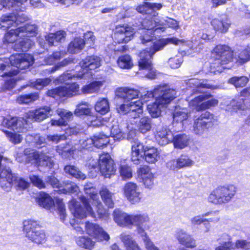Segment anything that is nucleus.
Here are the masks:
<instances>
[{
  "mask_svg": "<svg viewBox=\"0 0 250 250\" xmlns=\"http://www.w3.org/2000/svg\"><path fill=\"white\" fill-rule=\"evenodd\" d=\"M150 14L146 16L141 22V27L139 29L140 39L142 44L150 42L151 46L146 48L139 54L138 63L139 67L147 71L146 77L153 79L156 76V71L153 69L151 59L157 52L162 50L168 43L177 45L182 41L176 38L161 39L152 42L154 35V30L158 29L156 17Z\"/></svg>",
  "mask_w": 250,
  "mask_h": 250,
  "instance_id": "nucleus-1",
  "label": "nucleus"
},
{
  "mask_svg": "<svg viewBox=\"0 0 250 250\" xmlns=\"http://www.w3.org/2000/svg\"><path fill=\"white\" fill-rule=\"evenodd\" d=\"M37 27L35 24H26L14 29H11L5 34L4 43L16 42L12 46L16 51L26 52L34 44L33 38L37 34Z\"/></svg>",
  "mask_w": 250,
  "mask_h": 250,
  "instance_id": "nucleus-2",
  "label": "nucleus"
},
{
  "mask_svg": "<svg viewBox=\"0 0 250 250\" xmlns=\"http://www.w3.org/2000/svg\"><path fill=\"white\" fill-rule=\"evenodd\" d=\"M34 62L33 56L29 54H15L5 61L0 59V76L17 75L19 70L28 68Z\"/></svg>",
  "mask_w": 250,
  "mask_h": 250,
  "instance_id": "nucleus-3",
  "label": "nucleus"
},
{
  "mask_svg": "<svg viewBox=\"0 0 250 250\" xmlns=\"http://www.w3.org/2000/svg\"><path fill=\"white\" fill-rule=\"evenodd\" d=\"M5 159L3 155L0 154V186L5 191H9L12 186L17 189L25 190L29 186V183L23 178L18 174L13 173L9 167L2 164V160Z\"/></svg>",
  "mask_w": 250,
  "mask_h": 250,
  "instance_id": "nucleus-4",
  "label": "nucleus"
},
{
  "mask_svg": "<svg viewBox=\"0 0 250 250\" xmlns=\"http://www.w3.org/2000/svg\"><path fill=\"white\" fill-rule=\"evenodd\" d=\"M189 83L190 84H193L196 86V89H193L194 93L199 92L201 93L200 95L194 98L189 103L190 105L195 106V109L197 111L209 108L217 104V100L213 99L206 101L211 95L207 91L202 90L204 88H210L211 85L207 83H200L196 79H190Z\"/></svg>",
  "mask_w": 250,
  "mask_h": 250,
  "instance_id": "nucleus-5",
  "label": "nucleus"
},
{
  "mask_svg": "<svg viewBox=\"0 0 250 250\" xmlns=\"http://www.w3.org/2000/svg\"><path fill=\"white\" fill-rule=\"evenodd\" d=\"M176 91L166 84L157 85L153 91H147L141 95L140 101L146 103L155 98L159 104H167L176 97Z\"/></svg>",
  "mask_w": 250,
  "mask_h": 250,
  "instance_id": "nucleus-6",
  "label": "nucleus"
},
{
  "mask_svg": "<svg viewBox=\"0 0 250 250\" xmlns=\"http://www.w3.org/2000/svg\"><path fill=\"white\" fill-rule=\"evenodd\" d=\"M155 139L161 146L172 142L174 147L179 149H183L187 146L190 140L189 136L184 133L174 135L166 126L158 130L155 135Z\"/></svg>",
  "mask_w": 250,
  "mask_h": 250,
  "instance_id": "nucleus-7",
  "label": "nucleus"
},
{
  "mask_svg": "<svg viewBox=\"0 0 250 250\" xmlns=\"http://www.w3.org/2000/svg\"><path fill=\"white\" fill-rule=\"evenodd\" d=\"M242 64L250 60V46L237 48L234 52L228 46H220V64H228L233 60Z\"/></svg>",
  "mask_w": 250,
  "mask_h": 250,
  "instance_id": "nucleus-8",
  "label": "nucleus"
},
{
  "mask_svg": "<svg viewBox=\"0 0 250 250\" xmlns=\"http://www.w3.org/2000/svg\"><path fill=\"white\" fill-rule=\"evenodd\" d=\"M27 0L22 1V4H19L18 10L15 9L14 7H11L10 9L13 13L2 16L0 18V29L3 30L11 27H18L20 23L27 21V16L23 13L25 9L24 2Z\"/></svg>",
  "mask_w": 250,
  "mask_h": 250,
  "instance_id": "nucleus-9",
  "label": "nucleus"
},
{
  "mask_svg": "<svg viewBox=\"0 0 250 250\" xmlns=\"http://www.w3.org/2000/svg\"><path fill=\"white\" fill-rule=\"evenodd\" d=\"M23 231L26 237L33 243L39 244L46 241L45 232L36 221L31 219L24 221Z\"/></svg>",
  "mask_w": 250,
  "mask_h": 250,
  "instance_id": "nucleus-10",
  "label": "nucleus"
},
{
  "mask_svg": "<svg viewBox=\"0 0 250 250\" xmlns=\"http://www.w3.org/2000/svg\"><path fill=\"white\" fill-rule=\"evenodd\" d=\"M0 125L17 132H25L32 127L30 121L23 117L0 116Z\"/></svg>",
  "mask_w": 250,
  "mask_h": 250,
  "instance_id": "nucleus-11",
  "label": "nucleus"
},
{
  "mask_svg": "<svg viewBox=\"0 0 250 250\" xmlns=\"http://www.w3.org/2000/svg\"><path fill=\"white\" fill-rule=\"evenodd\" d=\"M0 125L17 132H25L32 127L30 121L23 117L0 116Z\"/></svg>",
  "mask_w": 250,
  "mask_h": 250,
  "instance_id": "nucleus-12",
  "label": "nucleus"
},
{
  "mask_svg": "<svg viewBox=\"0 0 250 250\" xmlns=\"http://www.w3.org/2000/svg\"><path fill=\"white\" fill-rule=\"evenodd\" d=\"M80 199L83 206L74 199H72L69 203V208L74 217L80 219L85 218L87 215L95 217V214L89 204L88 198L83 195L80 197Z\"/></svg>",
  "mask_w": 250,
  "mask_h": 250,
  "instance_id": "nucleus-13",
  "label": "nucleus"
},
{
  "mask_svg": "<svg viewBox=\"0 0 250 250\" xmlns=\"http://www.w3.org/2000/svg\"><path fill=\"white\" fill-rule=\"evenodd\" d=\"M220 250H250V242L238 239L233 243L229 235L223 233L220 237Z\"/></svg>",
  "mask_w": 250,
  "mask_h": 250,
  "instance_id": "nucleus-14",
  "label": "nucleus"
},
{
  "mask_svg": "<svg viewBox=\"0 0 250 250\" xmlns=\"http://www.w3.org/2000/svg\"><path fill=\"white\" fill-rule=\"evenodd\" d=\"M16 160L21 163L23 162L24 160L26 162H30L34 160L39 166L49 168H51L54 166V162L51 157L47 155L40 154L38 151H34L29 153L28 156L26 154V152L24 154H19Z\"/></svg>",
  "mask_w": 250,
  "mask_h": 250,
  "instance_id": "nucleus-15",
  "label": "nucleus"
},
{
  "mask_svg": "<svg viewBox=\"0 0 250 250\" xmlns=\"http://www.w3.org/2000/svg\"><path fill=\"white\" fill-rule=\"evenodd\" d=\"M92 167L94 169L98 167L105 178H110L116 171L113 161L108 153L100 155L98 162L96 165L92 164Z\"/></svg>",
  "mask_w": 250,
  "mask_h": 250,
  "instance_id": "nucleus-16",
  "label": "nucleus"
},
{
  "mask_svg": "<svg viewBox=\"0 0 250 250\" xmlns=\"http://www.w3.org/2000/svg\"><path fill=\"white\" fill-rule=\"evenodd\" d=\"M79 85L75 83L67 84L66 86H60L46 92L48 96L54 98L58 97H71L76 95L78 92Z\"/></svg>",
  "mask_w": 250,
  "mask_h": 250,
  "instance_id": "nucleus-17",
  "label": "nucleus"
},
{
  "mask_svg": "<svg viewBox=\"0 0 250 250\" xmlns=\"http://www.w3.org/2000/svg\"><path fill=\"white\" fill-rule=\"evenodd\" d=\"M212 117V115L209 112L204 111L200 114L199 113L195 117L193 125L194 132L199 135H201L212 124L209 121Z\"/></svg>",
  "mask_w": 250,
  "mask_h": 250,
  "instance_id": "nucleus-18",
  "label": "nucleus"
},
{
  "mask_svg": "<svg viewBox=\"0 0 250 250\" xmlns=\"http://www.w3.org/2000/svg\"><path fill=\"white\" fill-rule=\"evenodd\" d=\"M240 96L234 100L231 103L232 106H235L231 109L228 106L225 110L230 112H236L238 110H245L250 108V100L247 97L250 96V87L244 89L240 93Z\"/></svg>",
  "mask_w": 250,
  "mask_h": 250,
  "instance_id": "nucleus-19",
  "label": "nucleus"
},
{
  "mask_svg": "<svg viewBox=\"0 0 250 250\" xmlns=\"http://www.w3.org/2000/svg\"><path fill=\"white\" fill-rule=\"evenodd\" d=\"M240 96L234 100L231 103L232 106H235L231 109L228 106L225 110L230 112H236L238 110H245L250 108V100L247 97L250 96V87L244 89L240 93Z\"/></svg>",
  "mask_w": 250,
  "mask_h": 250,
  "instance_id": "nucleus-20",
  "label": "nucleus"
},
{
  "mask_svg": "<svg viewBox=\"0 0 250 250\" xmlns=\"http://www.w3.org/2000/svg\"><path fill=\"white\" fill-rule=\"evenodd\" d=\"M101 58L96 56H90L82 61L79 64L82 72L77 74L78 78H84L88 70H94L99 67L101 65Z\"/></svg>",
  "mask_w": 250,
  "mask_h": 250,
  "instance_id": "nucleus-21",
  "label": "nucleus"
},
{
  "mask_svg": "<svg viewBox=\"0 0 250 250\" xmlns=\"http://www.w3.org/2000/svg\"><path fill=\"white\" fill-rule=\"evenodd\" d=\"M130 225L137 227L138 233L142 236L146 234V229H149V217L146 214L131 215Z\"/></svg>",
  "mask_w": 250,
  "mask_h": 250,
  "instance_id": "nucleus-22",
  "label": "nucleus"
},
{
  "mask_svg": "<svg viewBox=\"0 0 250 250\" xmlns=\"http://www.w3.org/2000/svg\"><path fill=\"white\" fill-rule=\"evenodd\" d=\"M114 122V121L112 118V120H110V124H108L104 132L108 138L111 137L115 141H120L124 138L122 130L128 128V125L127 124H121L120 125H115ZM115 123H116V122Z\"/></svg>",
  "mask_w": 250,
  "mask_h": 250,
  "instance_id": "nucleus-23",
  "label": "nucleus"
},
{
  "mask_svg": "<svg viewBox=\"0 0 250 250\" xmlns=\"http://www.w3.org/2000/svg\"><path fill=\"white\" fill-rule=\"evenodd\" d=\"M87 233L95 238L98 241H108L109 235L99 225L87 222L85 225Z\"/></svg>",
  "mask_w": 250,
  "mask_h": 250,
  "instance_id": "nucleus-24",
  "label": "nucleus"
},
{
  "mask_svg": "<svg viewBox=\"0 0 250 250\" xmlns=\"http://www.w3.org/2000/svg\"><path fill=\"white\" fill-rule=\"evenodd\" d=\"M53 111L49 106H44L35 110L31 111L25 114L27 120L32 122H40L52 115ZM32 124V123H31Z\"/></svg>",
  "mask_w": 250,
  "mask_h": 250,
  "instance_id": "nucleus-25",
  "label": "nucleus"
},
{
  "mask_svg": "<svg viewBox=\"0 0 250 250\" xmlns=\"http://www.w3.org/2000/svg\"><path fill=\"white\" fill-rule=\"evenodd\" d=\"M124 192L125 197L132 204L138 203L142 198L139 188L134 183H127L124 186Z\"/></svg>",
  "mask_w": 250,
  "mask_h": 250,
  "instance_id": "nucleus-26",
  "label": "nucleus"
},
{
  "mask_svg": "<svg viewBox=\"0 0 250 250\" xmlns=\"http://www.w3.org/2000/svg\"><path fill=\"white\" fill-rule=\"evenodd\" d=\"M194 161L185 154L181 155L176 160H171L167 163V167L170 170H178L179 169L189 167L194 164Z\"/></svg>",
  "mask_w": 250,
  "mask_h": 250,
  "instance_id": "nucleus-27",
  "label": "nucleus"
},
{
  "mask_svg": "<svg viewBox=\"0 0 250 250\" xmlns=\"http://www.w3.org/2000/svg\"><path fill=\"white\" fill-rule=\"evenodd\" d=\"M162 7V5L160 3L146 2L144 4L137 6L135 10L132 8L127 10L126 15H127L129 11L133 10L142 14L144 16L145 15L146 16L149 14L153 16H157L158 13L155 10H160Z\"/></svg>",
  "mask_w": 250,
  "mask_h": 250,
  "instance_id": "nucleus-28",
  "label": "nucleus"
},
{
  "mask_svg": "<svg viewBox=\"0 0 250 250\" xmlns=\"http://www.w3.org/2000/svg\"><path fill=\"white\" fill-rule=\"evenodd\" d=\"M237 188L232 184H225L220 188V203H228L234 196Z\"/></svg>",
  "mask_w": 250,
  "mask_h": 250,
  "instance_id": "nucleus-29",
  "label": "nucleus"
},
{
  "mask_svg": "<svg viewBox=\"0 0 250 250\" xmlns=\"http://www.w3.org/2000/svg\"><path fill=\"white\" fill-rule=\"evenodd\" d=\"M139 91L133 88L128 87L120 88L117 91L116 95L124 100V103L134 101L138 98Z\"/></svg>",
  "mask_w": 250,
  "mask_h": 250,
  "instance_id": "nucleus-30",
  "label": "nucleus"
},
{
  "mask_svg": "<svg viewBox=\"0 0 250 250\" xmlns=\"http://www.w3.org/2000/svg\"><path fill=\"white\" fill-rule=\"evenodd\" d=\"M188 117V111L186 108H176L173 114V126L178 129H182Z\"/></svg>",
  "mask_w": 250,
  "mask_h": 250,
  "instance_id": "nucleus-31",
  "label": "nucleus"
},
{
  "mask_svg": "<svg viewBox=\"0 0 250 250\" xmlns=\"http://www.w3.org/2000/svg\"><path fill=\"white\" fill-rule=\"evenodd\" d=\"M144 146L138 140H135L131 146V160L135 165L140 164L144 160L143 150Z\"/></svg>",
  "mask_w": 250,
  "mask_h": 250,
  "instance_id": "nucleus-32",
  "label": "nucleus"
},
{
  "mask_svg": "<svg viewBox=\"0 0 250 250\" xmlns=\"http://www.w3.org/2000/svg\"><path fill=\"white\" fill-rule=\"evenodd\" d=\"M130 29V27L124 25L117 26L116 28L114 36L119 38L118 41L119 43H127L131 40L134 33Z\"/></svg>",
  "mask_w": 250,
  "mask_h": 250,
  "instance_id": "nucleus-33",
  "label": "nucleus"
},
{
  "mask_svg": "<svg viewBox=\"0 0 250 250\" xmlns=\"http://www.w3.org/2000/svg\"><path fill=\"white\" fill-rule=\"evenodd\" d=\"M176 237L180 244L187 248H193L196 247L194 239L182 229H179L177 231Z\"/></svg>",
  "mask_w": 250,
  "mask_h": 250,
  "instance_id": "nucleus-34",
  "label": "nucleus"
},
{
  "mask_svg": "<svg viewBox=\"0 0 250 250\" xmlns=\"http://www.w3.org/2000/svg\"><path fill=\"white\" fill-rule=\"evenodd\" d=\"M218 211L207 212L201 216H197L191 219V223L194 225L201 224L205 221H217Z\"/></svg>",
  "mask_w": 250,
  "mask_h": 250,
  "instance_id": "nucleus-35",
  "label": "nucleus"
},
{
  "mask_svg": "<svg viewBox=\"0 0 250 250\" xmlns=\"http://www.w3.org/2000/svg\"><path fill=\"white\" fill-rule=\"evenodd\" d=\"M113 216L115 222L120 226L130 225L131 215H128L119 209H115Z\"/></svg>",
  "mask_w": 250,
  "mask_h": 250,
  "instance_id": "nucleus-36",
  "label": "nucleus"
},
{
  "mask_svg": "<svg viewBox=\"0 0 250 250\" xmlns=\"http://www.w3.org/2000/svg\"><path fill=\"white\" fill-rule=\"evenodd\" d=\"M142 102L140 100L124 103L117 108L118 112L120 114H126L130 111L137 110V108H142Z\"/></svg>",
  "mask_w": 250,
  "mask_h": 250,
  "instance_id": "nucleus-37",
  "label": "nucleus"
},
{
  "mask_svg": "<svg viewBox=\"0 0 250 250\" xmlns=\"http://www.w3.org/2000/svg\"><path fill=\"white\" fill-rule=\"evenodd\" d=\"M56 150L62 158H69L73 155L75 148L73 147L71 144L65 143L57 146Z\"/></svg>",
  "mask_w": 250,
  "mask_h": 250,
  "instance_id": "nucleus-38",
  "label": "nucleus"
},
{
  "mask_svg": "<svg viewBox=\"0 0 250 250\" xmlns=\"http://www.w3.org/2000/svg\"><path fill=\"white\" fill-rule=\"evenodd\" d=\"M36 201L40 206L46 209H50L54 205L53 199L47 193L42 192L36 198Z\"/></svg>",
  "mask_w": 250,
  "mask_h": 250,
  "instance_id": "nucleus-39",
  "label": "nucleus"
},
{
  "mask_svg": "<svg viewBox=\"0 0 250 250\" xmlns=\"http://www.w3.org/2000/svg\"><path fill=\"white\" fill-rule=\"evenodd\" d=\"M143 152L144 159L147 163L154 164L158 160V152L156 148L144 146Z\"/></svg>",
  "mask_w": 250,
  "mask_h": 250,
  "instance_id": "nucleus-40",
  "label": "nucleus"
},
{
  "mask_svg": "<svg viewBox=\"0 0 250 250\" xmlns=\"http://www.w3.org/2000/svg\"><path fill=\"white\" fill-rule=\"evenodd\" d=\"M65 33L60 30L55 33H50L45 36V38L49 46H57L59 42L64 40Z\"/></svg>",
  "mask_w": 250,
  "mask_h": 250,
  "instance_id": "nucleus-41",
  "label": "nucleus"
},
{
  "mask_svg": "<svg viewBox=\"0 0 250 250\" xmlns=\"http://www.w3.org/2000/svg\"><path fill=\"white\" fill-rule=\"evenodd\" d=\"M85 42L81 38H75L69 44L67 48L68 51L71 54L78 53L83 48Z\"/></svg>",
  "mask_w": 250,
  "mask_h": 250,
  "instance_id": "nucleus-42",
  "label": "nucleus"
},
{
  "mask_svg": "<svg viewBox=\"0 0 250 250\" xmlns=\"http://www.w3.org/2000/svg\"><path fill=\"white\" fill-rule=\"evenodd\" d=\"M79 190V188L75 183L66 181L61 184L58 193L59 194L76 193Z\"/></svg>",
  "mask_w": 250,
  "mask_h": 250,
  "instance_id": "nucleus-43",
  "label": "nucleus"
},
{
  "mask_svg": "<svg viewBox=\"0 0 250 250\" xmlns=\"http://www.w3.org/2000/svg\"><path fill=\"white\" fill-rule=\"evenodd\" d=\"M93 146L98 148H103L109 143V140L105 132L94 135L93 137Z\"/></svg>",
  "mask_w": 250,
  "mask_h": 250,
  "instance_id": "nucleus-44",
  "label": "nucleus"
},
{
  "mask_svg": "<svg viewBox=\"0 0 250 250\" xmlns=\"http://www.w3.org/2000/svg\"><path fill=\"white\" fill-rule=\"evenodd\" d=\"M95 111L101 115H104L109 111V103L106 98L99 99L95 104Z\"/></svg>",
  "mask_w": 250,
  "mask_h": 250,
  "instance_id": "nucleus-45",
  "label": "nucleus"
},
{
  "mask_svg": "<svg viewBox=\"0 0 250 250\" xmlns=\"http://www.w3.org/2000/svg\"><path fill=\"white\" fill-rule=\"evenodd\" d=\"M103 85V83L100 81H93L83 86L82 88L83 94H92L97 92L100 87Z\"/></svg>",
  "mask_w": 250,
  "mask_h": 250,
  "instance_id": "nucleus-46",
  "label": "nucleus"
},
{
  "mask_svg": "<svg viewBox=\"0 0 250 250\" xmlns=\"http://www.w3.org/2000/svg\"><path fill=\"white\" fill-rule=\"evenodd\" d=\"M91 113L89 104L86 102L82 101L78 104L74 111V114L78 116L83 115L89 116Z\"/></svg>",
  "mask_w": 250,
  "mask_h": 250,
  "instance_id": "nucleus-47",
  "label": "nucleus"
},
{
  "mask_svg": "<svg viewBox=\"0 0 250 250\" xmlns=\"http://www.w3.org/2000/svg\"><path fill=\"white\" fill-rule=\"evenodd\" d=\"M64 172L77 179L84 180L85 178V175L83 174L76 166L74 165H66L64 167Z\"/></svg>",
  "mask_w": 250,
  "mask_h": 250,
  "instance_id": "nucleus-48",
  "label": "nucleus"
},
{
  "mask_svg": "<svg viewBox=\"0 0 250 250\" xmlns=\"http://www.w3.org/2000/svg\"><path fill=\"white\" fill-rule=\"evenodd\" d=\"M100 193L105 205L109 208H113L114 207L113 194L105 188H102L100 191Z\"/></svg>",
  "mask_w": 250,
  "mask_h": 250,
  "instance_id": "nucleus-49",
  "label": "nucleus"
},
{
  "mask_svg": "<svg viewBox=\"0 0 250 250\" xmlns=\"http://www.w3.org/2000/svg\"><path fill=\"white\" fill-rule=\"evenodd\" d=\"M151 119L148 117H144L141 118L137 123V127L142 133H145L151 128Z\"/></svg>",
  "mask_w": 250,
  "mask_h": 250,
  "instance_id": "nucleus-50",
  "label": "nucleus"
},
{
  "mask_svg": "<svg viewBox=\"0 0 250 250\" xmlns=\"http://www.w3.org/2000/svg\"><path fill=\"white\" fill-rule=\"evenodd\" d=\"M39 97V95L38 92L31 93L19 96L17 101L20 104H28L36 101Z\"/></svg>",
  "mask_w": 250,
  "mask_h": 250,
  "instance_id": "nucleus-51",
  "label": "nucleus"
},
{
  "mask_svg": "<svg viewBox=\"0 0 250 250\" xmlns=\"http://www.w3.org/2000/svg\"><path fill=\"white\" fill-rule=\"evenodd\" d=\"M121 239L127 250H141L130 235H122Z\"/></svg>",
  "mask_w": 250,
  "mask_h": 250,
  "instance_id": "nucleus-52",
  "label": "nucleus"
},
{
  "mask_svg": "<svg viewBox=\"0 0 250 250\" xmlns=\"http://www.w3.org/2000/svg\"><path fill=\"white\" fill-rule=\"evenodd\" d=\"M112 118L97 117L95 120L91 121L90 125L93 127H101L104 131L106 130L108 124H110Z\"/></svg>",
  "mask_w": 250,
  "mask_h": 250,
  "instance_id": "nucleus-53",
  "label": "nucleus"
},
{
  "mask_svg": "<svg viewBox=\"0 0 250 250\" xmlns=\"http://www.w3.org/2000/svg\"><path fill=\"white\" fill-rule=\"evenodd\" d=\"M25 0H0V10L5 8L10 9L11 7H14L15 9L18 10L19 4H22V1Z\"/></svg>",
  "mask_w": 250,
  "mask_h": 250,
  "instance_id": "nucleus-54",
  "label": "nucleus"
},
{
  "mask_svg": "<svg viewBox=\"0 0 250 250\" xmlns=\"http://www.w3.org/2000/svg\"><path fill=\"white\" fill-rule=\"evenodd\" d=\"M119 66L123 69H129L133 66L131 57L128 55L120 56L117 61Z\"/></svg>",
  "mask_w": 250,
  "mask_h": 250,
  "instance_id": "nucleus-55",
  "label": "nucleus"
},
{
  "mask_svg": "<svg viewBox=\"0 0 250 250\" xmlns=\"http://www.w3.org/2000/svg\"><path fill=\"white\" fill-rule=\"evenodd\" d=\"M76 243L78 246L86 249L92 250L94 245V242L91 238L86 237H79L76 239Z\"/></svg>",
  "mask_w": 250,
  "mask_h": 250,
  "instance_id": "nucleus-56",
  "label": "nucleus"
},
{
  "mask_svg": "<svg viewBox=\"0 0 250 250\" xmlns=\"http://www.w3.org/2000/svg\"><path fill=\"white\" fill-rule=\"evenodd\" d=\"M166 104H159L157 102H155L152 104L147 105V110L152 118H157L160 117L161 114V110L160 105L165 106Z\"/></svg>",
  "mask_w": 250,
  "mask_h": 250,
  "instance_id": "nucleus-57",
  "label": "nucleus"
},
{
  "mask_svg": "<svg viewBox=\"0 0 250 250\" xmlns=\"http://www.w3.org/2000/svg\"><path fill=\"white\" fill-rule=\"evenodd\" d=\"M249 82V79L244 76L233 77L230 78L228 83L234 85L236 88L243 87L245 86Z\"/></svg>",
  "mask_w": 250,
  "mask_h": 250,
  "instance_id": "nucleus-58",
  "label": "nucleus"
},
{
  "mask_svg": "<svg viewBox=\"0 0 250 250\" xmlns=\"http://www.w3.org/2000/svg\"><path fill=\"white\" fill-rule=\"evenodd\" d=\"M52 81L50 78L37 79L31 83V86L37 89H42L44 87L48 85Z\"/></svg>",
  "mask_w": 250,
  "mask_h": 250,
  "instance_id": "nucleus-59",
  "label": "nucleus"
},
{
  "mask_svg": "<svg viewBox=\"0 0 250 250\" xmlns=\"http://www.w3.org/2000/svg\"><path fill=\"white\" fill-rule=\"evenodd\" d=\"M77 75L72 74L70 73H64L62 75H60L59 77H57L55 79L54 82L56 84H60L64 83L65 84H68V83L67 81L70 79H72L73 78H75L77 77Z\"/></svg>",
  "mask_w": 250,
  "mask_h": 250,
  "instance_id": "nucleus-60",
  "label": "nucleus"
},
{
  "mask_svg": "<svg viewBox=\"0 0 250 250\" xmlns=\"http://www.w3.org/2000/svg\"><path fill=\"white\" fill-rule=\"evenodd\" d=\"M120 175L124 180L129 179L132 176L131 168L127 165H121L120 167Z\"/></svg>",
  "mask_w": 250,
  "mask_h": 250,
  "instance_id": "nucleus-61",
  "label": "nucleus"
},
{
  "mask_svg": "<svg viewBox=\"0 0 250 250\" xmlns=\"http://www.w3.org/2000/svg\"><path fill=\"white\" fill-rule=\"evenodd\" d=\"M29 178L31 183L34 186L38 188H39L42 189L45 187V183L39 176L35 175H29Z\"/></svg>",
  "mask_w": 250,
  "mask_h": 250,
  "instance_id": "nucleus-62",
  "label": "nucleus"
},
{
  "mask_svg": "<svg viewBox=\"0 0 250 250\" xmlns=\"http://www.w3.org/2000/svg\"><path fill=\"white\" fill-rule=\"evenodd\" d=\"M57 111L60 118L66 122V125H67L68 122L73 118V114L71 111L64 109H58Z\"/></svg>",
  "mask_w": 250,
  "mask_h": 250,
  "instance_id": "nucleus-63",
  "label": "nucleus"
},
{
  "mask_svg": "<svg viewBox=\"0 0 250 250\" xmlns=\"http://www.w3.org/2000/svg\"><path fill=\"white\" fill-rule=\"evenodd\" d=\"M141 237L147 250H159V249L154 245L147 234Z\"/></svg>",
  "mask_w": 250,
  "mask_h": 250,
  "instance_id": "nucleus-64",
  "label": "nucleus"
}]
</instances>
